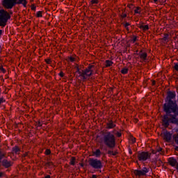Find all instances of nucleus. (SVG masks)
<instances>
[{
    "label": "nucleus",
    "instance_id": "nucleus-50",
    "mask_svg": "<svg viewBox=\"0 0 178 178\" xmlns=\"http://www.w3.org/2000/svg\"><path fill=\"white\" fill-rule=\"evenodd\" d=\"M176 169H177V170H178V164L176 166Z\"/></svg>",
    "mask_w": 178,
    "mask_h": 178
},
{
    "label": "nucleus",
    "instance_id": "nucleus-16",
    "mask_svg": "<svg viewBox=\"0 0 178 178\" xmlns=\"http://www.w3.org/2000/svg\"><path fill=\"white\" fill-rule=\"evenodd\" d=\"M102 153L101 152V150L99 149H97L96 151L93 152V155L96 158H101V155Z\"/></svg>",
    "mask_w": 178,
    "mask_h": 178
},
{
    "label": "nucleus",
    "instance_id": "nucleus-42",
    "mask_svg": "<svg viewBox=\"0 0 178 178\" xmlns=\"http://www.w3.org/2000/svg\"><path fill=\"white\" fill-rule=\"evenodd\" d=\"M44 178H51L50 175H47Z\"/></svg>",
    "mask_w": 178,
    "mask_h": 178
},
{
    "label": "nucleus",
    "instance_id": "nucleus-49",
    "mask_svg": "<svg viewBox=\"0 0 178 178\" xmlns=\"http://www.w3.org/2000/svg\"><path fill=\"white\" fill-rule=\"evenodd\" d=\"M154 1V2H158V0H153Z\"/></svg>",
    "mask_w": 178,
    "mask_h": 178
},
{
    "label": "nucleus",
    "instance_id": "nucleus-15",
    "mask_svg": "<svg viewBox=\"0 0 178 178\" xmlns=\"http://www.w3.org/2000/svg\"><path fill=\"white\" fill-rule=\"evenodd\" d=\"M139 56H140V58L141 59V60H143V62H144V60H147V55L146 52L140 51Z\"/></svg>",
    "mask_w": 178,
    "mask_h": 178
},
{
    "label": "nucleus",
    "instance_id": "nucleus-28",
    "mask_svg": "<svg viewBox=\"0 0 178 178\" xmlns=\"http://www.w3.org/2000/svg\"><path fill=\"white\" fill-rule=\"evenodd\" d=\"M5 156V153H2V152L0 151V163L1 161H2V159Z\"/></svg>",
    "mask_w": 178,
    "mask_h": 178
},
{
    "label": "nucleus",
    "instance_id": "nucleus-26",
    "mask_svg": "<svg viewBox=\"0 0 178 178\" xmlns=\"http://www.w3.org/2000/svg\"><path fill=\"white\" fill-rule=\"evenodd\" d=\"M43 11H38L36 14L37 17H42Z\"/></svg>",
    "mask_w": 178,
    "mask_h": 178
},
{
    "label": "nucleus",
    "instance_id": "nucleus-6",
    "mask_svg": "<svg viewBox=\"0 0 178 178\" xmlns=\"http://www.w3.org/2000/svg\"><path fill=\"white\" fill-rule=\"evenodd\" d=\"M151 158V154L148 152H142L138 154V159L140 161V162H145L147 159H149Z\"/></svg>",
    "mask_w": 178,
    "mask_h": 178
},
{
    "label": "nucleus",
    "instance_id": "nucleus-25",
    "mask_svg": "<svg viewBox=\"0 0 178 178\" xmlns=\"http://www.w3.org/2000/svg\"><path fill=\"white\" fill-rule=\"evenodd\" d=\"M174 141L178 145V134L173 135Z\"/></svg>",
    "mask_w": 178,
    "mask_h": 178
},
{
    "label": "nucleus",
    "instance_id": "nucleus-23",
    "mask_svg": "<svg viewBox=\"0 0 178 178\" xmlns=\"http://www.w3.org/2000/svg\"><path fill=\"white\" fill-rule=\"evenodd\" d=\"M135 13L140 14L141 13V8L140 7H136L134 10Z\"/></svg>",
    "mask_w": 178,
    "mask_h": 178
},
{
    "label": "nucleus",
    "instance_id": "nucleus-2",
    "mask_svg": "<svg viewBox=\"0 0 178 178\" xmlns=\"http://www.w3.org/2000/svg\"><path fill=\"white\" fill-rule=\"evenodd\" d=\"M164 111L166 113H175V116H178V107L176 102H173V101H170L168 103L164 104Z\"/></svg>",
    "mask_w": 178,
    "mask_h": 178
},
{
    "label": "nucleus",
    "instance_id": "nucleus-27",
    "mask_svg": "<svg viewBox=\"0 0 178 178\" xmlns=\"http://www.w3.org/2000/svg\"><path fill=\"white\" fill-rule=\"evenodd\" d=\"M130 141L134 144V143H136V138L133 137V136H131L130 138H129Z\"/></svg>",
    "mask_w": 178,
    "mask_h": 178
},
{
    "label": "nucleus",
    "instance_id": "nucleus-7",
    "mask_svg": "<svg viewBox=\"0 0 178 178\" xmlns=\"http://www.w3.org/2000/svg\"><path fill=\"white\" fill-rule=\"evenodd\" d=\"M2 5L6 9H12L16 5V0H3Z\"/></svg>",
    "mask_w": 178,
    "mask_h": 178
},
{
    "label": "nucleus",
    "instance_id": "nucleus-44",
    "mask_svg": "<svg viewBox=\"0 0 178 178\" xmlns=\"http://www.w3.org/2000/svg\"><path fill=\"white\" fill-rule=\"evenodd\" d=\"M2 35V30H0V37Z\"/></svg>",
    "mask_w": 178,
    "mask_h": 178
},
{
    "label": "nucleus",
    "instance_id": "nucleus-37",
    "mask_svg": "<svg viewBox=\"0 0 178 178\" xmlns=\"http://www.w3.org/2000/svg\"><path fill=\"white\" fill-rule=\"evenodd\" d=\"M70 62H74V58L70 57Z\"/></svg>",
    "mask_w": 178,
    "mask_h": 178
},
{
    "label": "nucleus",
    "instance_id": "nucleus-22",
    "mask_svg": "<svg viewBox=\"0 0 178 178\" xmlns=\"http://www.w3.org/2000/svg\"><path fill=\"white\" fill-rule=\"evenodd\" d=\"M76 163V158L72 157L70 160V165H74Z\"/></svg>",
    "mask_w": 178,
    "mask_h": 178
},
{
    "label": "nucleus",
    "instance_id": "nucleus-40",
    "mask_svg": "<svg viewBox=\"0 0 178 178\" xmlns=\"http://www.w3.org/2000/svg\"><path fill=\"white\" fill-rule=\"evenodd\" d=\"M122 16H123V17H126V16H127V15H126L125 13H122Z\"/></svg>",
    "mask_w": 178,
    "mask_h": 178
},
{
    "label": "nucleus",
    "instance_id": "nucleus-36",
    "mask_svg": "<svg viewBox=\"0 0 178 178\" xmlns=\"http://www.w3.org/2000/svg\"><path fill=\"white\" fill-rule=\"evenodd\" d=\"M46 63H48V65H50L51 63V59H47Z\"/></svg>",
    "mask_w": 178,
    "mask_h": 178
},
{
    "label": "nucleus",
    "instance_id": "nucleus-29",
    "mask_svg": "<svg viewBox=\"0 0 178 178\" xmlns=\"http://www.w3.org/2000/svg\"><path fill=\"white\" fill-rule=\"evenodd\" d=\"M91 3L92 5L98 3V0H91Z\"/></svg>",
    "mask_w": 178,
    "mask_h": 178
},
{
    "label": "nucleus",
    "instance_id": "nucleus-41",
    "mask_svg": "<svg viewBox=\"0 0 178 178\" xmlns=\"http://www.w3.org/2000/svg\"><path fill=\"white\" fill-rule=\"evenodd\" d=\"M31 10H35V6L31 7Z\"/></svg>",
    "mask_w": 178,
    "mask_h": 178
},
{
    "label": "nucleus",
    "instance_id": "nucleus-31",
    "mask_svg": "<svg viewBox=\"0 0 178 178\" xmlns=\"http://www.w3.org/2000/svg\"><path fill=\"white\" fill-rule=\"evenodd\" d=\"M137 41V37L134 36L133 39H132V42L134 44V42H136Z\"/></svg>",
    "mask_w": 178,
    "mask_h": 178
},
{
    "label": "nucleus",
    "instance_id": "nucleus-34",
    "mask_svg": "<svg viewBox=\"0 0 178 178\" xmlns=\"http://www.w3.org/2000/svg\"><path fill=\"white\" fill-rule=\"evenodd\" d=\"M174 120L172 121V123H177V120H176V118L175 117H172Z\"/></svg>",
    "mask_w": 178,
    "mask_h": 178
},
{
    "label": "nucleus",
    "instance_id": "nucleus-12",
    "mask_svg": "<svg viewBox=\"0 0 178 178\" xmlns=\"http://www.w3.org/2000/svg\"><path fill=\"white\" fill-rule=\"evenodd\" d=\"M168 163L171 166H177V165H178L177 161H176V159L173 157H170L168 159Z\"/></svg>",
    "mask_w": 178,
    "mask_h": 178
},
{
    "label": "nucleus",
    "instance_id": "nucleus-5",
    "mask_svg": "<svg viewBox=\"0 0 178 178\" xmlns=\"http://www.w3.org/2000/svg\"><path fill=\"white\" fill-rule=\"evenodd\" d=\"M89 165L91 168L97 170L102 169V162L97 159H90L89 160Z\"/></svg>",
    "mask_w": 178,
    "mask_h": 178
},
{
    "label": "nucleus",
    "instance_id": "nucleus-21",
    "mask_svg": "<svg viewBox=\"0 0 178 178\" xmlns=\"http://www.w3.org/2000/svg\"><path fill=\"white\" fill-rule=\"evenodd\" d=\"M108 155H113V156H115V155L118 154V152H113L112 150H108Z\"/></svg>",
    "mask_w": 178,
    "mask_h": 178
},
{
    "label": "nucleus",
    "instance_id": "nucleus-10",
    "mask_svg": "<svg viewBox=\"0 0 178 178\" xmlns=\"http://www.w3.org/2000/svg\"><path fill=\"white\" fill-rule=\"evenodd\" d=\"M1 163L2 166H4V168H10L13 165L12 161H8L7 159L3 160Z\"/></svg>",
    "mask_w": 178,
    "mask_h": 178
},
{
    "label": "nucleus",
    "instance_id": "nucleus-53",
    "mask_svg": "<svg viewBox=\"0 0 178 178\" xmlns=\"http://www.w3.org/2000/svg\"><path fill=\"white\" fill-rule=\"evenodd\" d=\"M50 163V165H52V163Z\"/></svg>",
    "mask_w": 178,
    "mask_h": 178
},
{
    "label": "nucleus",
    "instance_id": "nucleus-19",
    "mask_svg": "<svg viewBox=\"0 0 178 178\" xmlns=\"http://www.w3.org/2000/svg\"><path fill=\"white\" fill-rule=\"evenodd\" d=\"M112 65H113V63L111 60H106V67H110Z\"/></svg>",
    "mask_w": 178,
    "mask_h": 178
},
{
    "label": "nucleus",
    "instance_id": "nucleus-14",
    "mask_svg": "<svg viewBox=\"0 0 178 178\" xmlns=\"http://www.w3.org/2000/svg\"><path fill=\"white\" fill-rule=\"evenodd\" d=\"M169 117H168V115H165L163 118V126H164V127H168V126H169Z\"/></svg>",
    "mask_w": 178,
    "mask_h": 178
},
{
    "label": "nucleus",
    "instance_id": "nucleus-51",
    "mask_svg": "<svg viewBox=\"0 0 178 178\" xmlns=\"http://www.w3.org/2000/svg\"><path fill=\"white\" fill-rule=\"evenodd\" d=\"M1 176H2V173H0V177H1Z\"/></svg>",
    "mask_w": 178,
    "mask_h": 178
},
{
    "label": "nucleus",
    "instance_id": "nucleus-24",
    "mask_svg": "<svg viewBox=\"0 0 178 178\" xmlns=\"http://www.w3.org/2000/svg\"><path fill=\"white\" fill-rule=\"evenodd\" d=\"M128 72H129V69L127 68H124L121 70V73L122 74H127Z\"/></svg>",
    "mask_w": 178,
    "mask_h": 178
},
{
    "label": "nucleus",
    "instance_id": "nucleus-35",
    "mask_svg": "<svg viewBox=\"0 0 178 178\" xmlns=\"http://www.w3.org/2000/svg\"><path fill=\"white\" fill-rule=\"evenodd\" d=\"M129 26H130V24L129 22H126L124 24V27H129Z\"/></svg>",
    "mask_w": 178,
    "mask_h": 178
},
{
    "label": "nucleus",
    "instance_id": "nucleus-8",
    "mask_svg": "<svg viewBox=\"0 0 178 178\" xmlns=\"http://www.w3.org/2000/svg\"><path fill=\"white\" fill-rule=\"evenodd\" d=\"M134 173L135 176H145V175L148 173V170L147 168H143V170H135Z\"/></svg>",
    "mask_w": 178,
    "mask_h": 178
},
{
    "label": "nucleus",
    "instance_id": "nucleus-39",
    "mask_svg": "<svg viewBox=\"0 0 178 178\" xmlns=\"http://www.w3.org/2000/svg\"><path fill=\"white\" fill-rule=\"evenodd\" d=\"M175 70H178V64H176L175 65Z\"/></svg>",
    "mask_w": 178,
    "mask_h": 178
},
{
    "label": "nucleus",
    "instance_id": "nucleus-11",
    "mask_svg": "<svg viewBox=\"0 0 178 178\" xmlns=\"http://www.w3.org/2000/svg\"><path fill=\"white\" fill-rule=\"evenodd\" d=\"M116 127V124L113 123V121L110 120L106 123V129H115Z\"/></svg>",
    "mask_w": 178,
    "mask_h": 178
},
{
    "label": "nucleus",
    "instance_id": "nucleus-47",
    "mask_svg": "<svg viewBox=\"0 0 178 178\" xmlns=\"http://www.w3.org/2000/svg\"><path fill=\"white\" fill-rule=\"evenodd\" d=\"M125 29L129 31V26L125 27Z\"/></svg>",
    "mask_w": 178,
    "mask_h": 178
},
{
    "label": "nucleus",
    "instance_id": "nucleus-33",
    "mask_svg": "<svg viewBox=\"0 0 178 178\" xmlns=\"http://www.w3.org/2000/svg\"><path fill=\"white\" fill-rule=\"evenodd\" d=\"M59 76H60V77H63V76H65V74L63 73V72H60L59 73Z\"/></svg>",
    "mask_w": 178,
    "mask_h": 178
},
{
    "label": "nucleus",
    "instance_id": "nucleus-45",
    "mask_svg": "<svg viewBox=\"0 0 178 178\" xmlns=\"http://www.w3.org/2000/svg\"><path fill=\"white\" fill-rule=\"evenodd\" d=\"M152 85H153V86H155V81H153Z\"/></svg>",
    "mask_w": 178,
    "mask_h": 178
},
{
    "label": "nucleus",
    "instance_id": "nucleus-17",
    "mask_svg": "<svg viewBox=\"0 0 178 178\" xmlns=\"http://www.w3.org/2000/svg\"><path fill=\"white\" fill-rule=\"evenodd\" d=\"M16 4L17 5H23V6H26L27 5V1L26 0H16Z\"/></svg>",
    "mask_w": 178,
    "mask_h": 178
},
{
    "label": "nucleus",
    "instance_id": "nucleus-46",
    "mask_svg": "<svg viewBox=\"0 0 178 178\" xmlns=\"http://www.w3.org/2000/svg\"><path fill=\"white\" fill-rule=\"evenodd\" d=\"M158 151H159V152H161V151H162V148H159V149H158Z\"/></svg>",
    "mask_w": 178,
    "mask_h": 178
},
{
    "label": "nucleus",
    "instance_id": "nucleus-30",
    "mask_svg": "<svg viewBox=\"0 0 178 178\" xmlns=\"http://www.w3.org/2000/svg\"><path fill=\"white\" fill-rule=\"evenodd\" d=\"M3 102H5V99H3V97H0V105L1 104H3Z\"/></svg>",
    "mask_w": 178,
    "mask_h": 178
},
{
    "label": "nucleus",
    "instance_id": "nucleus-43",
    "mask_svg": "<svg viewBox=\"0 0 178 178\" xmlns=\"http://www.w3.org/2000/svg\"><path fill=\"white\" fill-rule=\"evenodd\" d=\"M129 154L131 155V154H133V152L131 151V149L129 150Z\"/></svg>",
    "mask_w": 178,
    "mask_h": 178
},
{
    "label": "nucleus",
    "instance_id": "nucleus-4",
    "mask_svg": "<svg viewBox=\"0 0 178 178\" xmlns=\"http://www.w3.org/2000/svg\"><path fill=\"white\" fill-rule=\"evenodd\" d=\"M92 67H94L93 65H88V68L86 69V70L80 72V69L79 68V66H76L75 69L76 70V72L79 73L81 76V77H82V79H83V80H86V79H88V77H90V76H91V74H92Z\"/></svg>",
    "mask_w": 178,
    "mask_h": 178
},
{
    "label": "nucleus",
    "instance_id": "nucleus-18",
    "mask_svg": "<svg viewBox=\"0 0 178 178\" xmlns=\"http://www.w3.org/2000/svg\"><path fill=\"white\" fill-rule=\"evenodd\" d=\"M19 152H20V149L19 148V147L15 146L13 148V154H19Z\"/></svg>",
    "mask_w": 178,
    "mask_h": 178
},
{
    "label": "nucleus",
    "instance_id": "nucleus-52",
    "mask_svg": "<svg viewBox=\"0 0 178 178\" xmlns=\"http://www.w3.org/2000/svg\"><path fill=\"white\" fill-rule=\"evenodd\" d=\"M100 149H102V147L100 146Z\"/></svg>",
    "mask_w": 178,
    "mask_h": 178
},
{
    "label": "nucleus",
    "instance_id": "nucleus-13",
    "mask_svg": "<svg viewBox=\"0 0 178 178\" xmlns=\"http://www.w3.org/2000/svg\"><path fill=\"white\" fill-rule=\"evenodd\" d=\"M167 98L169 99L168 102L170 101H172V99H175V98H176V92H168Z\"/></svg>",
    "mask_w": 178,
    "mask_h": 178
},
{
    "label": "nucleus",
    "instance_id": "nucleus-38",
    "mask_svg": "<svg viewBox=\"0 0 178 178\" xmlns=\"http://www.w3.org/2000/svg\"><path fill=\"white\" fill-rule=\"evenodd\" d=\"M117 136H118V137H121V136H122V134H121L120 132H118V133H117Z\"/></svg>",
    "mask_w": 178,
    "mask_h": 178
},
{
    "label": "nucleus",
    "instance_id": "nucleus-1",
    "mask_svg": "<svg viewBox=\"0 0 178 178\" xmlns=\"http://www.w3.org/2000/svg\"><path fill=\"white\" fill-rule=\"evenodd\" d=\"M100 143H103L108 148H115L116 147V138L111 131H103L100 136Z\"/></svg>",
    "mask_w": 178,
    "mask_h": 178
},
{
    "label": "nucleus",
    "instance_id": "nucleus-32",
    "mask_svg": "<svg viewBox=\"0 0 178 178\" xmlns=\"http://www.w3.org/2000/svg\"><path fill=\"white\" fill-rule=\"evenodd\" d=\"M45 154H46V155H49V154H51V150L47 149V150L45 151Z\"/></svg>",
    "mask_w": 178,
    "mask_h": 178
},
{
    "label": "nucleus",
    "instance_id": "nucleus-20",
    "mask_svg": "<svg viewBox=\"0 0 178 178\" xmlns=\"http://www.w3.org/2000/svg\"><path fill=\"white\" fill-rule=\"evenodd\" d=\"M140 29H142V30H144V31H147V30H149V27L148 25H141Z\"/></svg>",
    "mask_w": 178,
    "mask_h": 178
},
{
    "label": "nucleus",
    "instance_id": "nucleus-48",
    "mask_svg": "<svg viewBox=\"0 0 178 178\" xmlns=\"http://www.w3.org/2000/svg\"><path fill=\"white\" fill-rule=\"evenodd\" d=\"M175 150H176V151H178V147H175Z\"/></svg>",
    "mask_w": 178,
    "mask_h": 178
},
{
    "label": "nucleus",
    "instance_id": "nucleus-3",
    "mask_svg": "<svg viewBox=\"0 0 178 178\" xmlns=\"http://www.w3.org/2000/svg\"><path fill=\"white\" fill-rule=\"evenodd\" d=\"M9 19H10L9 13L0 7V27H5Z\"/></svg>",
    "mask_w": 178,
    "mask_h": 178
},
{
    "label": "nucleus",
    "instance_id": "nucleus-9",
    "mask_svg": "<svg viewBox=\"0 0 178 178\" xmlns=\"http://www.w3.org/2000/svg\"><path fill=\"white\" fill-rule=\"evenodd\" d=\"M163 139L167 143H170V140H172V134H170L168 131H164L161 134Z\"/></svg>",
    "mask_w": 178,
    "mask_h": 178
}]
</instances>
